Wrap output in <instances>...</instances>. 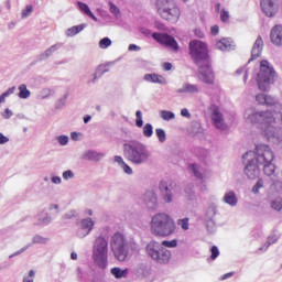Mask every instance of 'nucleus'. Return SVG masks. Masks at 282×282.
Instances as JSON below:
<instances>
[{
	"label": "nucleus",
	"instance_id": "obj_1",
	"mask_svg": "<svg viewBox=\"0 0 282 282\" xmlns=\"http://www.w3.org/2000/svg\"><path fill=\"white\" fill-rule=\"evenodd\" d=\"M189 55L199 68L198 78L207 85H213L215 83V73L210 67V51L208 50V44L200 40H192L188 44Z\"/></svg>",
	"mask_w": 282,
	"mask_h": 282
},
{
	"label": "nucleus",
	"instance_id": "obj_2",
	"mask_svg": "<svg viewBox=\"0 0 282 282\" xmlns=\"http://www.w3.org/2000/svg\"><path fill=\"white\" fill-rule=\"evenodd\" d=\"M274 115L273 110H262L249 115L247 120L251 124H257L261 135L267 140H272V138H276L278 133L276 117Z\"/></svg>",
	"mask_w": 282,
	"mask_h": 282
},
{
	"label": "nucleus",
	"instance_id": "obj_3",
	"mask_svg": "<svg viewBox=\"0 0 282 282\" xmlns=\"http://www.w3.org/2000/svg\"><path fill=\"white\" fill-rule=\"evenodd\" d=\"M150 232L153 237H171L177 232V225L171 215L159 213L150 221Z\"/></svg>",
	"mask_w": 282,
	"mask_h": 282
},
{
	"label": "nucleus",
	"instance_id": "obj_4",
	"mask_svg": "<svg viewBox=\"0 0 282 282\" xmlns=\"http://www.w3.org/2000/svg\"><path fill=\"white\" fill-rule=\"evenodd\" d=\"M275 78L276 72L274 70V67H272L267 59H262L260 62V70L256 78L260 91H268L270 85H274Z\"/></svg>",
	"mask_w": 282,
	"mask_h": 282
},
{
	"label": "nucleus",
	"instance_id": "obj_5",
	"mask_svg": "<svg viewBox=\"0 0 282 282\" xmlns=\"http://www.w3.org/2000/svg\"><path fill=\"white\" fill-rule=\"evenodd\" d=\"M110 248L118 261H127L129 257V240L124 234L118 231L110 239Z\"/></svg>",
	"mask_w": 282,
	"mask_h": 282
},
{
	"label": "nucleus",
	"instance_id": "obj_6",
	"mask_svg": "<svg viewBox=\"0 0 282 282\" xmlns=\"http://www.w3.org/2000/svg\"><path fill=\"white\" fill-rule=\"evenodd\" d=\"M109 257V242L105 237L99 236L96 238L93 248V259L99 268H107Z\"/></svg>",
	"mask_w": 282,
	"mask_h": 282
},
{
	"label": "nucleus",
	"instance_id": "obj_7",
	"mask_svg": "<svg viewBox=\"0 0 282 282\" xmlns=\"http://www.w3.org/2000/svg\"><path fill=\"white\" fill-rule=\"evenodd\" d=\"M156 6L158 13L162 19L165 21H171L172 23L180 21L182 12L175 2L171 0H159Z\"/></svg>",
	"mask_w": 282,
	"mask_h": 282
},
{
	"label": "nucleus",
	"instance_id": "obj_8",
	"mask_svg": "<svg viewBox=\"0 0 282 282\" xmlns=\"http://www.w3.org/2000/svg\"><path fill=\"white\" fill-rule=\"evenodd\" d=\"M145 252L153 261L164 265L171 261V251L164 247L160 248V242L152 240L145 247Z\"/></svg>",
	"mask_w": 282,
	"mask_h": 282
},
{
	"label": "nucleus",
	"instance_id": "obj_9",
	"mask_svg": "<svg viewBox=\"0 0 282 282\" xmlns=\"http://www.w3.org/2000/svg\"><path fill=\"white\" fill-rule=\"evenodd\" d=\"M124 158H127L129 162H133V164H142L147 162L149 155L138 145L126 144Z\"/></svg>",
	"mask_w": 282,
	"mask_h": 282
},
{
	"label": "nucleus",
	"instance_id": "obj_10",
	"mask_svg": "<svg viewBox=\"0 0 282 282\" xmlns=\"http://www.w3.org/2000/svg\"><path fill=\"white\" fill-rule=\"evenodd\" d=\"M243 164H246L245 173L249 180H257L259 177L261 171L259 166H261L257 161H254V152L249 151L243 156Z\"/></svg>",
	"mask_w": 282,
	"mask_h": 282
},
{
	"label": "nucleus",
	"instance_id": "obj_11",
	"mask_svg": "<svg viewBox=\"0 0 282 282\" xmlns=\"http://www.w3.org/2000/svg\"><path fill=\"white\" fill-rule=\"evenodd\" d=\"M253 156V161L257 164H270V162L274 161V152L267 144H259L256 147V152Z\"/></svg>",
	"mask_w": 282,
	"mask_h": 282
},
{
	"label": "nucleus",
	"instance_id": "obj_12",
	"mask_svg": "<svg viewBox=\"0 0 282 282\" xmlns=\"http://www.w3.org/2000/svg\"><path fill=\"white\" fill-rule=\"evenodd\" d=\"M152 37L154 39V41H156V43L165 45V47H170L171 50H174V52H177V50H180V45L177 44L175 37L171 36L167 33H153Z\"/></svg>",
	"mask_w": 282,
	"mask_h": 282
},
{
	"label": "nucleus",
	"instance_id": "obj_13",
	"mask_svg": "<svg viewBox=\"0 0 282 282\" xmlns=\"http://www.w3.org/2000/svg\"><path fill=\"white\" fill-rule=\"evenodd\" d=\"M209 111L214 127H216V129H220V131H224L226 129V122L224 121V115L219 110L218 106L214 105L209 107Z\"/></svg>",
	"mask_w": 282,
	"mask_h": 282
},
{
	"label": "nucleus",
	"instance_id": "obj_14",
	"mask_svg": "<svg viewBox=\"0 0 282 282\" xmlns=\"http://www.w3.org/2000/svg\"><path fill=\"white\" fill-rule=\"evenodd\" d=\"M256 100L259 105H263L264 107H274L275 105H279V99L268 94H258Z\"/></svg>",
	"mask_w": 282,
	"mask_h": 282
},
{
	"label": "nucleus",
	"instance_id": "obj_15",
	"mask_svg": "<svg viewBox=\"0 0 282 282\" xmlns=\"http://www.w3.org/2000/svg\"><path fill=\"white\" fill-rule=\"evenodd\" d=\"M91 230H94V220L91 218L83 219L80 221V228L77 230V236L83 239V237H87Z\"/></svg>",
	"mask_w": 282,
	"mask_h": 282
},
{
	"label": "nucleus",
	"instance_id": "obj_16",
	"mask_svg": "<svg viewBox=\"0 0 282 282\" xmlns=\"http://www.w3.org/2000/svg\"><path fill=\"white\" fill-rule=\"evenodd\" d=\"M270 39L273 45H282V25L276 24L271 29Z\"/></svg>",
	"mask_w": 282,
	"mask_h": 282
},
{
	"label": "nucleus",
	"instance_id": "obj_17",
	"mask_svg": "<svg viewBox=\"0 0 282 282\" xmlns=\"http://www.w3.org/2000/svg\"><path fill=\"white\" fill-rule=\"evenodd\" d=\"M261 8L267 17H274L276 14L274 0H261Z\"/></svg>",
	"mask_w": 282,
	"mask_h": 282
},
{
	"label": "nucleus",
	"instance_id": "obj_18",
	"mask_svg": "<svg viewBox=\"0 0 282 282\" xmlns=\"http://www.w3.org/2000/svg\"><path fill=\"white\" fill-rule=\"evenodd\" d=\"M261 52H263V39L260 35V36H258V39L256 40V42L253 44L250 61H257V58H259V56H261Z\"/></svg>",
	"mask_w": 282,
	"mask_h": 282
},
{
	"label": "nucleus",
	"instance_id": "obj_19",
	"mask_svg": "<svg viewBox=\"0 0 282 282\" xmlns=\"http://www.w3.org/2000/svg\"><path fill=\"white\" fill-rule=\"evenodd\" d=\"M160 191L164 202L171 204V202H173V194H171V189H169V183L162 181L160 183Z\"/></svg>",
	"mask_w": 282,
	"mask_h": 282
},
{
	"label": "nucleus",
	"instance_id": "obj_20",
	"mask_svg": "<svg viewBox=\"0 0 282 282\" xmlns=\"http://www.w3.org/2000/svg\"><path fill=\"white\" fill-rule=\"evenodd\" d=\"M144 80H147V83H156L159 85H166V78L158 74H145Z\"/></svg>",
	"mask_w": 282,
	"mask_h": 282
},
{
	"label": "nucleus",
	"instance_id": "obj_21",
	"mask_svg": "<svg viewBox=\"0 0 282 282\" xmlns=\"http://www.w3.org/2000/svg\"><path fill=\"white\" fill-rule=\"evenodd\" d=\"M177 94H199V87L195 84H184Z\"/></svg>",
	"mask_w": 282,
	"mask_h": 282
},
{
	"label": "nucleus",
	"instance_id": "obj_22",
	"mask_svg": "<svg viewBox=\"0 0 282 282\" xmlns=\"http://www.w3.org/2000/svg\"><path fill=\"white\" fill-rule=\"evenodd\" d=\"M77 6H78L79 10L82 12H84V14H87V17L93 19V21H98V18H96V15H94V12H91V9H89V6L87 3L77 1Z\"/></svg>",
	"mask_w": 282,
	"mask_h": 282
},
{
	"label": "nucleus",
	"instance_id": "obj_23",
	"mask_svg": "<svg viewBox=\"0 0 282 282\" xmlns=\"http://www.w3.org/2000/svg\"><path fill=\"white\" fill-rule=\"evenodd\" d=\"M216 47L217 50H221V52H226V50H230V47H232V42L230 39L225 37L216 43Z\"/></svg>",
	"mask_w": 282,
	"mask_h": 282
},
{
	"label": "nucleus",
	"instance_id": "obj_24",
	"mask_svg": "<svg viewBox=\"0 0 282 282\" xmlns=\"http://www.w3.org/2000/svg\"><path fill=\"white\" fill-rule=\"evenodd\" d=\"M224 203L229 204V206H237V195L235 194V192H228L224 196Z\"/></svg>",
	"mask_w": 282,
	"mask_h": 282
},
{
	"label": "nucleus",
	"instance_id": "obj_25",
	"mask_svg": "<svg viewBox=\"0 0 282 282\" xmlns=\"http://www.w3.org/2000/svg\"><path fill=\"white\" fill-rule=\"evenodd\" d=\"M261 166H263V172L269 177L271 175H274V171H276V166H274V164H272V162L263 163Z\"/></svg>",
	"mask_w": 282,
	"mask_h": 282
},
{
	"label": "nucleus",
	"instance_id": "obj_26",
	"mask_svg": "<svg viewBox=\"0 0 282 282\" xmlns=\"http://www.w3.org/2000/svg\"><path fill=\"white\" fill-rule=\"evenodd\" d=\"M19 98H30V90H28V86L25 84L19 86Z\"/></svg>",
	"mask_w": 282,
	"mask_h": 282
},
{
	"label": "nucleus",
	"instance_id": "obj_27",
	"mask_svg": "<svg viewBox=\"0 0 282 282\" xmlns=\"http://www.w3.org/2000/svg\"><path fill=\"white\" fill-rule=\"evenodd\" d=\"M111 274L116 276V279H122V276H127V270H121L120 268L111 269Z\"/></svg>",
	"mask_w": 282,
	"mask_h": 282
},
{
	"label": "nucleus",
	"instance_id": "obj_28",
	"mask_svg": "<svg viewBox=\"0 0 282 282\" xmlns=\"http://www.w3.org/2000/svg\"><path fill=\"white\" fill-rule=\"evenodd\" d=\"M160 116L163 120H173V119H175V113H173L169 110H162L160 112Z\"/></svg>",
	"mask_w": 282,
	"mask_h": 282
},
{
	"label": "nucleus",
	"instance_id": "obj_29",
	"mask_svg": "<svg viewBox=\"0 0 282 282\" xmlns=\"http://www.w3.org/2000/svg\"><path fill=\"white\" fill-rule=\"evenodd\" d=\"M99 47L101 50H107V47H111V39L104 37L99 41Z\"/></svg>",
	"mask_w": 282,
	"mask_h": 282
},
{
	"label": "nucleus",
	"instance_id": "obj_30",
	"mask_svg": "<svg viewBox=\"0 0 282 282\" xmlns=\"http://www.w3.org/2000/svg\"><path fill=\"white\" fill-rule=\"evenodd\" d=\"M143 135L145 138H151V135H153V126L151 123H147L143 127Z\"/></svg>",
	"mask_w": 282,
	"mask_h": 282
},
{
	"label": "nucleus",
	"instance_id": "obj_31",
	"mask_svg": "<svg viewBox=\"0 0 282 282\" xmlns=\"http://www.w3.org/2000/svg\"><path fill=\"white\" fill-rule=\"evenodd\" d=\"M156 137L160 142H166V132L162 128L155 130Z\"/></svg>",
	"mask_w": 282,
	"mask_h": 282
},
{
	"label": "nucleus",
	"instance_id": "obj_32",
	"mask_svg": "<svg viewBox=\"0 0 282 282\" xmlns=\"http://www.w3.org/2000/svg\"><path fill=\"white\" fill-rule=\"evenodd\" d=\"M161 246H164V248H177V240H171V241H169V240H163L162 242H161Z\"/></svg>",
	"mask_w": 282,
	"mask_h": 282
},
{
	"label": "nucleus",
	"instance_id": "obj_33",
	"mask_svg": "<svg viewBox=\"0 0 282 282\" xmlns=\"http://www.w3.org/2000/svg\"><path fill=\"white\" fill-rule=\"evenodd\" d=\"M271 208H273V210H282V198H276L273 200L271 203Z\"/></svg>",
	"mask_w": 282,
	"mask_h": 282
},
{
	"label": "nucleus",
	"instance_id": "obj_34",
	"mask_svg": "<svg viewBox=\"0 0 282 282\" xmlns=\"http://www.w3.org/2000/svg\"><path fill=\"white\" fill-rule=\"evenodd\" d=\"M135 117H137V120H135L137 127H139V128L143 127L144 121L142 120V111L137 110Z\"/></svg>",
	"mask_w": 282,
	"mask_h": 282
},
{
	"label": "nucleus",
	"instance_id": "obj_35",
	"mask_svg": "<svg viewBox=\"0 0 282 282\" xmlns=\"http://www.w3.org/2000/svg\"><path fill=\"white\" fill-rule=\"evenodd\" d=\"M188 218H183L177 220V226H181L183 230H188Z\"/></svg>",
	"mask_w": 282,
	"mask_h": 282
},
{
	"label": "nucleus",
	"instance_id": "obj_36",
	"mask_svg": "<svg viewBox=\"0 0 282 282\" xmlns=\"http://www.w3.org/2000/svg\"><path fill=\"white\" fill-rule=\"evenodd\" d=\"M229 19H230V13L226 11V9H223L220 11V20L223 21V23H228Z\"/></svg>",
	"mask_w": 282,
	"mask_h": 282
},
{
	"label": "nucleus",
	"instance_id": "obj_37",
	"mask_svg": "<svg viewBox=\"0 0 282 282\" xmlns=\"http://www.w3.org/2000/svg\"><path fill=\"white\" fill-rule=\"evenodd\" d=\"M10 94H14V88H10L7 91H4L1 96H0V105L6 102V97L10 96Z\"/></svg>",
	"mask_w": 282,
	"mask_h": 282
},
{
	"label": "nucleus",
	"instance_id": "obj_38",
	"mask_svg": "<svg viewBox=\"0 0 282 282\" xmlns=\"http://www.w3.org/2000/svg\"><path fill=\"white\" fill-rule=\"evenodd\" d=\"M191 171H193L195 177H197L198 180H203L204 175L199 174V172L197 171V165L196 164H192L189 165Z\"/></svg>",
	"mask_w": 282,
	"mask_h": 282
},
{
	"label": "nucleus",
	"instance_id": "obj_39",
	"mask_svg": "<svg viewBox=\"0 0 282 282\" xmlns=\"http://www.w3.org/2000/svg\"><path fill=\"white\" fill-rule=\"evenodd\" d=\"M217 257H219V248H217V246H213L212 247V256L210 259L213 261H215V259H217Z\"/></svg>",
	"mask_w": 282,
	"mask_h": 282
},
{
	"label": "nucleus",
	"instance_id": "obj_40",
	"mask_svg": "<svg viewBox=\"0 0 282 282\" xmlns=\"http://www.w3.org/2000/svg\"><path fill=\"white\" fill-rule=\"evenodd\" d=\"M109 6H110L111 14H115V17H118V14H120V9L116 4H113V2H110Z\"/></svg>",
	"mask_w": 282,
	"mask_h": 282
},
{
	"label": "nucleus",
	"instance_id": "obj_41",
	"mask_svg": "<svg viewBox=\"0 0 282 282\" xmlns=\"http://www.w3.org/2000/svg\"><path fill=\"white\" fill-rule=\"evenodd\" d=\"M260 188H263V180H258L256 185L252 187V193H259Z\"/></svg>",
	"mask_w": 282,
	"mask_h": 282
},
{
	"label": "nucleus",
	"instance_id": "obj_42",
	"mask_svg": "<svg viewBox=\"0 0 282 282\" xmlns=\"http://www.w3.org/2000/svg\"><path fill=\"white\" fill-rule=\"evenodd\" d=\"M82 30H83V26H73V28H70V29L68 30V32H69L73 36H75V34H78L79 32H82Z\"/></svg>",
	"mask_w": 282,
	"mask_h": 282
},
{
	"label": "nucleus",
	"instance_id": "obj_43",
	"mask_svg": "<svg viewBox=\"0 0 282 282\" xmlns=\"http://www.w3.org/2000/svg\"><path fill=\"white\" fill-rule=\"evenodd\" d=\"M34 8L32 6H28L26 9L22 12V17H30Z\"/></svg>",
	"mask_w": 282,
	"mask_h": 282
},
{
	"label": "nucleus",
	"instance_id": "obj_44",
	"mask_svg": "<svg viewBox=\"0 0 282 282\" xmlns=\"http://www.w3.org/2000/svg\"><path fill=\"white\" fill-rule=\"evenodd\" d=\"M58 142H59V144H62V147H65V144H67V142H69V138H67L65 135H61V137H58Z\"/></svg>",
	"mask_w": 282,
	"mask_h": 282
},
{
	"label": "nucleus",
	"instance_id": "obj_45",
	"mask_svg": "<svg viewBox=\"0 0 282 282\" xmlns=\"http://www.w3.org/2000/svg\"><path fill=\"white\" fill-rule=\"evenodd\" d=\"M121 169H123L124 173H127V175H131L133 174V170L127 164L124 163Z\"/></svg>",
	"mask_w": 282,
	"mask_h": 282
},
{
	"label": "nucleus",
	"instance_id": "obj_46",
	"mask_svg": "<svg viewBox=\"0 0 282 282\" xmlns=\"http://www.w3.org/2000/svg\"><path fill=\"white\" fill-rule=\"evenodd\" d=\"M63 177H64L65 180H70L72 177H74V172H72L70 170L65 171V172L63 173Z\"/></svg>",
	"mask_w": 282,
	"mask_h": 282
},
{
	"label": "nucleus",
	"instance_id": "obj_47",
	"mask_svg": "<svg viewBox=\"0 0 282 282\" xmlns=\"http://www.w3.org/2000/svg\"><path fill=\"white\" fill-rule=\"evenodd\" d=\"M3 118L8 120V118H12V110L7 108L4 112L2 113Z\"/></svg>",
	"mask_w": 282,
	"mask_h": 282
},
{
	"label": "nucleus",
	"instance_id": "obj_48",
	"mask_svg": "<svg viewBox=\"0 0 282 282\" xmlns=\"http://www.w3.org/2000/svg\"><path fill=\"white\" fill-rule=\"evenodd\" d=\"M210 32L213 36H217L219 34V26L218 25L212 26Z\"/></svg>",
	"mask_w": 282,
	"mask_h": 282
},
{
	"label": "nucleus",
	"instance_id": "obj_49",
	"mask_svg": "<svg viewBox=\"0 0 282 282\" xmlns=\"http://www.w3.org/2000/svg\"><path fill=\"white\" fill-rule=\"evenodd\" d=\"M115 162H117V164H119V166H122L124 164V160L122 159V156H115Z\"/></svg>",
	"mask_w": 282,
	"mask_h": 282
},
{
	"label": "nucleus",
	"instance_id": "obj_50",
	"mask_svg": "<svg viewBox=\"0 0 282 282\" xmlns=\"http://www.w3.org/2000/svg\"><path fill=\"white\" fill-rule=\"evenodd\" d=\"M181 116H183L184 118H191V112H188V109L183 108L181 110Z\"/></svg>",
	"mask_w": 282,
	"mask_h": 282
},
{
	"label": "nucleus",
	"instance_id": "obj_51",
	"mask_svg": "<svg viewBox=\"0 0 282 282\" xmlns=\"http://www.w3.org/2000/svg\"><path fill=\"white\" fill-rule=\"evenodd\" d=\"M10 139L8 137L3 135V133L0 132V144H6L9 142Z\"/></svg>",
	"mask_w": 282,
	"mask_h": 282
},
{
	"label": "nucleus",
	"instance_id": "obj_52",
	"mask_svg": "<svg viewBox=\"0 0 282 282\" xmlns=\"http://www.w3.org/2000/svg\"><path fill=\"white\" fill-rule=\"evenodd\" d=\"M163 68L165 69V72H171V69H173V64L166 62L163 64Z\"/></svg>",
	"mask_w": 282,
	"mask_h": 282
},
{
	"label": "nucleus",
	"instance_id": "obj_53",
	"mask_svg": "<svg viewBox=\"0 0 282 282\" xmlns=\"http://www.w3.org/2000/svg\"><path fill=\"white\" fill-rule=\"evenodd\" d=\"M128 50H129V52H138V50H140V47L135 44H130Z\"/></svg>",
	"mask_w": 282,
	"mask_h": 282
},
{
	"label": "nucleus",
	"instance_id": "obj_54",
	"mask_svg": "<svg viewBox=\"0 0 282 282\" xmlns=\"http://www.w3.org/2000/svg\"><path fill=\"white\" fill-rule=\"evenodd\" d=\"M52 182H53V184H61V177L54 176V177L52 178Z\"/></svg>",
	"mask_w": 282,
	"mask_h": 282
},
{
	"label": "nucleus",
	"instance_id": "obj_55",
	"mask_svg": "<svg viewBox=\"0 0 282 282\" xmlns=\"http://www.w3.org/2000/svg\"><path fill=\"white\" fill-rule=\"evenodd\" d=\"M195 34H196V36H198L199 39H204V33H203L202 31H199V30H196V31H195Z\"/></svg>",
	"mask_w": 282,
	"mask_h": 282
},
{
	"label": "nucleus",
	"instance_id": "obj_56",
	"mask_svg": "<svg viewBox=\"0 0 282 282\" xmlns=\"http://www.w3.org/2000/svg\"><path fill=\"white\" fill-rule=\"evenodd\" d=\"M70 138L72 140H78V133L72 132Z\"/></svg>",
	"mask_w": 282,
	"mask_h": 282
},
{
	"label": "nucleus",
	"instance_id": "obj_57",
	"mask_svg": "<svg viewBox=\"0 0 282 282\" xmlns=\"http://www.w3.org/2000/svg\"><path fill=\"white\" fill-rule=\"evenodd\" d=\"M230 276H232V273H227L223 275V281H226V279H230Z\"/></svg>",
	"mask_w": 282,
	"mask_h": 282
},
{
	"label": "nucleus",
	"instance_id": "obj_58",
	"mask_svg": "<svg viewBox=\"0 0 282 282\" xmlns=\"http://www.w3.org/2000/svg\"><path fill=\"white\" fill-rule=\"evenodd\" d=\"M70 259H73V261H76V259H78V254L76 252H73L70 254Z\"/></svg>",
	"mask_w": 282,
	"mask_h": 282
},
{
	"label": "nucleus",
	"instance_id": "obj_59",
	"mask_svg": "<svg viewBox=\"0 0 282 282\" xmlns=\"http://www.w3.org/2000/svg\"><path fill=\"white\" fill-rule=\"evenodd\" d=\"M89 120H91V116L84 117L85 124H87V122H89Z\"/></svg>",
	"mask_w": 282,
	"mask_h": 282
},
{
	"label": "nucleus",
	"instance_id": "obj_60",
	"mask_svg": "<svg viewBox=\"0 0 282 282\" xmlns=\"http://www.w3.org/2000/svg\"><path fill=\"white\" fill-rule=\"evenodd\" d=\"M52 52H54V47L46 50V52H45L46 56H50V54H52Z\"/></svg>",
	"mask_w": 282,
	"mask_h": 282
},
{
	"label": "nucleus",
	"instance_id": "obj_61",
	"mask_svg": "<svg viewBox=\"0 0 282 282\" xmlns=\"http://www.w3.org/2000/svg\"><path fill=\"white\" fill-rule=\"evenodd\" d=\"M219 10H221V3L216 4V12H219Z\"/></svg>",
	"mask_w": 282,
	"mask_h": 282
},
{
	"label": "nucleus",
	"instance_id": "obj_62",
	"mask_svg": "<svg viewBox=\"0 0 282 282\" xmlns=\"http://www.w3.org/2000/svg\"><path fill=\"white\" fill-rule=\"evenodd\" d=\"M274 241H276V238H274V237H270V238H269V242H270V243H274Z\"/></svg>",
	"mask_w": 282,
	"mask_h": 282
},
{
	"label": "nucleus",
	"instance_id": "obj_63",
	"mask_svg": "<svg viewBox=\"0 0 282 282\" xmlns=\"http://www.w3.org/2000/svg\"><path fill=\"white\" fill-rule=\"evenodd\" d=\"M86 215L91 216V215H94V212H93L91 209H87V210H86Z\"/></svg>",
	"mask_w": 282,
	"mask_h": 282
},
{
	"label": "nucleus",
	"instance_id": "obj_64",
	"mask_svg": "<svg viewBox=\"0 0 282 282\" xmlns=\"http://www.w3.org/2000/svg\"><path fill=\"white\" fill-rule=\"evenodd\" d=\"M23 282H34V280H33V279L24 278V279H23Z\"/></svg>",
	"mask_w": 282,
	"mask_h": 282
}]
</instances>
